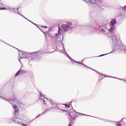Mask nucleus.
Listing matches in <instances>:
<instances>
[{"label":"nucleus","instance_id":"6e6552de","mask_svg":"<svg viewBox=\"0 0 126 126\" xmlns=\"http://www.w3.org/2000/svg\"><path fill=\"white\" fill-rule=\"evenodd\" d=\"M85 1H87L88 2H89L90 3H95L96 1H95V0H92L91 1L90 0H84Z\"/></svg>","mask_w":126,"mask_h":126},{"label":"nucleus","instance_id":"a211bd4d","mask_svg":"<svg viewBox=\"0 0 126 126\" xmlns=\"http://www.w3.org/2000/svg\"><path fill=\"white\" fill-rule=\"evenodd\" d=\"M80 115H83V116H87V117H91V116L90 115H87L86 114H84L83 113H80Z\"/></svg>","mask_w":126,"mask_h":126},{"label":"nucleus","instance_id":"c9c22d12","mask_svg":"<svg viewBox=\"0 0 126 126\" xmlns=\"http://www.w3.org/2000/svg\"><path fill=\"white\" fill-rule=\"evenodd\" d=\"M43 28H47V27H46V26H44V27H43Z\"/></svg>","mask_w":126,"mask_h":126},{"label":"nucleus","instance_id":"20e7f679","mask_svg":"<svg viewBox=\"0 0 126 126\" xmlns=\"http://www.w3.org/2000/svg\"><path fill=\"white\" fill-rule=\"evenodd\" d=\"M77 114H80L79 113H77L76 111H74L72 112H70V116L71 118H73V121H74V119H75V117L76 116H77Z\"/></svg>","mask_w":126,"mask_h":126},{"label":"nucleus","instance_id":"f03ea898","mask_svg":"<svg viewBox=\"0 0 126 126\" xmlns=\"http://www.w3.org/2000/svg\"><path fill=\"white\" fill-rule=\"evenodd\" d=\"M70 26H71V23L68 22L66 25H62L61 28L59 27L58 32L56 34V37H59L62 34V31H63V33H64V32H67L68 30H70Z\"/></svg>","mask_w":126,"mask_h":126},{"label":"nucleus","instance_id":"c756f323","mask_svg":"<svg viewBox=\"0 0 126 126\" xmlns=\"http://www.w3.org/2000/svg\"><path fill=\"white\" fill-rule=\"evenodd\" d=\"M14 100H15V99L13 98V99H10V101H14Z\"/></svg>","mask_w":126,"mask_h":126},{"label":"nucleus","instance_id":"f257e3e1","mask_svg":"<svg viewBox=\"0 0 126 126\" xmlns=\"http://www.w3.org/2000/svg\"><path fill=\"white\" fill-rule=\"evenodd\" d=\"M117 23V21H116V19H113L110 22V26L111 27L109 29V31L107 30L106 29H100V32H102L104 33V35H106L107 37H110V39L112 40V42L113 43L114 50L111 52H116L119 51H123L126 47L121 45V42L117 40V36L115 33L113 32L115 30V24Z\"/></svg>","mask_w":126,"mask_h":126},{"label":"nucleus","instance_id":"7ed1b4c3","mask_svg":"<svg viewBox=\"0 0 126 126\" xmlns=\"http://www.w3.org/2000/svg\"><path fill=\"white\" fill-rule=\"evenodd\" d=\"M27 72V71L21 69V67L20 70L16 73L15 76H18V75H21L22 74H24V73Z\"/></svg>","mask_w":126,"mask_h":126},{"label":"nucleus","instance_id":"4be33fe9","mask_svg":"<svg viewBox=\"0 0 126 126\" xmlns=\"http://www.w3.org/2000/svg\"><path fill=\"white\" fill-rule=\"evenodd\" d=\"M106 55H108V54H103V55H100L99 57H104V56H106Z\"/></svg>","mask_w":126,"mask_h":126},{"label":"nucleus","instance_id":"37998d69","mask_svg":"<svg viewBox=\"0 0 126 126\" xmlns=\"http://www.w3.org/2000/svg\"><path fill=\"white\" fill-rule=\"evenodd\" d=\"M81 115V116H82L83 115L82 114H80Z\"/></svg>","mask_w":126,"mask_h":126},{"label":"nucleus","instance_id":"9d476101","mask_svg":"<svg viewBox=\"0 0 126 126\" xmlns=\"http://www.w3.org/2000/svg\"><path fill=\"white\" fill-rule=\"evenodd\" d=\"M18 115V109H15V116L16 117Z\"/></svg>","mask_w":126,"mask_h":126},{"label":"nucleus","instance_id":"a878e982","mask_svg":"<svg viewBox=\"0 0 126 126\" xmlns=\"http://www.w3.org/2000/svg\"><path fill=\"white\" fill-rule=\"evenodd\" d=\"M67 57L69 60H72V58H71V57H70L68 55H67Z\"/></svg>","mask_w":126,"mask_h":126},{"label":"nucleus","instance_id":"ddd939ff","mask_svg":"<svg viewBox=\"0 0 126 126\" xmlns=\"http://www.w3.org/2000/svg\"><path fill=\"white\" fill-rule=\"evenodd\" d=\"M18 14H20V15H21V16H22V17H24V18H25L27 20H28V21H29V20H28L27 18H26L25 17H24V16L22 15V14H20V13L18 12Z\"/></svg>","mask_w":126,"mask_h":126},{"label":"nucleus","instance_id":"f8f14e48","mask_svg":"<svg viewBox=\"0 0 126 126\" xmlns=\"http://www.w3.org/2000/svg\"><path fill=\"white\" fill-rule=\"evenodd\" d=\"M21 53L22 54V56H24L25 58H27L26 57H27V55H26L25 53H23V51H21Z\"/></svg>","mask_w":126,"mask_h":126},{"label":"nucleus","instance_id":"4c0bfd02","mask_svg":"<svg viewBox=\"0 0 126 126\" xmlns=\"http://www.w3.org/2000/svg\"><path fill=\"white\" fill-rule=\"evenodd\" d=\"M4 100H5V101H8V100H7L6 99H4Z\"/></svg>","mask_w":126,"mask_h":126},{"label":"nucleus","instance_id":"2f4dec72","mask_svg":"<svg viewBox=\"0 0 126 126\" xmlns=\"http://www.w3.org/2000/svg\"><path fill=\"white\" fill-rule=\"evenodd\" d=\"M79 64H82V63H80V62H78V63Z\"/></svg>","mask_w":126,"mask_h":126},{"label":"nucleus","instance_id":"bb28decb","mask_svg":"<svg viewBox=\"0 0 126 126\" xmlns=\"http://www.w3.org/2000/svg\"><path fill=\"white\" fill-rule=\"evenodd\" d=\"M82 65H83L84 66H86V67H88V68H89V67L87 66L86 65H85V64L82 63Z\"/></svg>","mask_w":126,"mask_h":126},{"label":"nucleus","instance_id":"4468645a","mask_svg":"<svg viewBox=\"0 0 126 126\" xmlns=\"http://www.w3.org/2000/svg\"><path fill=\"white\" fill-rule=\"evenodd\" d=\"M13 9L14 10L15 12L16 13H18V8L16 9V8H13Z\"/></svg>","mask_w":126,"mask_h":126},{"label":"nucleus","instance_id":"f3484780","mask_svg":"<svg viewBox=\"0 0 126 126\" xmlns=\"http://www.w3.org/2000/svg\"><path fill=\"white\" fill-rule=\"evenodd\" d=\"M42 101L44 105H47V103H46V100H45V99H43Z\"/></svg>","mask_w":126,"mask_h":126},{"label":"nucleus","instance_id":"412c9836","mask_svg":"<svg viewBox=\"0 0 126 126\" xmlns=\"http://www.w3.org/2000/svg\"><path fill=\"white\" fill-rule=\"evenodd\" d=\"M122 9L123 10H126V5L124 6V7H122Z\"/></svg>","mask_w":126,"mask_h":126},{"label":"nucleus","instance_id":"e433bc0d","mask_svg":"<svg viewBox=\"0 0 126 126\" xmlns=\"http://www.w3.org/2000/svg\"><path fill=\"white\" fill-rule=\"evenodd\" d=\"M68 126H71V124H70V123H69V125Z\"/></svg>","mask_w":126,"mask_h":126},{"label":"nucleus","instance_id":"a19ab883","mask_svg":"<svg viewBox=\"0 0 126 126\" xmlns=\"http://www.w3.org/2000/svg\"><path fill=\"white\" fill-rule=\"evenodd\" d=\"M19 61L20 63H21V62L19 60Z\"/></svg>","mask_w":126,"mask_h":126},{"label":"nucleus","instance_id":"39448f33","mask_svg":"<svg viewBox=\"0 0 126 126\" xmlns=\"http://www.w3.org/2000/svg\"><path fill=\"white\" fill-rule=\"evenodd\" d=\"M13 121L16 124H19V123H21V119L17 117V116H15L13 118Z\"/></svg>","mask_w":126,"mask_h":126},{"label":"nucleus","instance_id":"9b49d317","mask_svg":"<svg viewBox=\"0 0 126 126\" xmlns=\"http://www.w3.org/2000/svg\"><path fill=\"white\" fill-rule=\"evenodd\" d=\"M125 118H123L122 120L120 122H117V124L116 125L117 126H121V124H120V122H123V120H124Z\"/></svg>","mask_w":126,"mask_h":126},{"label":"nucleus","instance_id":"72a5a7b5","mask_svg":"<svg viewBox=\"0 0 126 126\" xmlns=\"http://www.w3.org/2000/svg\"><path fill=\"white\" fill-rule=\"evenodd\" d=\"M79 62H77V61H75V63H78Z\"/></svg>","mask_w":126,"mask_h":126},{"label":"nucleus","instance_id":"79ce46f5","mask_svg":"<svg viewBox=\"0 0 126 126\" xmlns=\"http://www.w3.org/2000/svg\"><path fill=\"white\" fill-rule=\"evenodd\" d=\"M40 101H42V98H41Z\"/></svg>","mask_w":126,"mask_h":126},{"label":"nucleus","instance_id":"cd10ccee","mask_svg":"<svg viewBox=\"0 0 126 126\" xmlns=\"http://www.w3.org/2000/svg\"><path fill=\"white\" fill-rule=\"evenodd\" d=\"M98 1H99V2H103V0H97Z\"/></svg>","mask_w":126,"mask_h":126},{"label":"nucleus","instance_id":"c85d7f7f","mask_svg":"<svg viewBox=\"0 0 126 126\" xmlns=\"http://www.w3.org/2000/svg\"><path fill=\"white\" fill-rule=\"evenodd\" d=\"M89 68H90V69H92L93 70H94V71H96V70H95V69H94L91 68L90 67H89Z\"/></svg>","mask_w":126,"mask_h":126},{"label":"nucleus","instance_id":"7c9ffc66","mask_svg":"<svg viewBox=\"0 0 126 126\" xmlns=\"http://www.w3.org/2000/svg\"><path fill=\"white\" fill-rule=\"evenodd\" d=\"M95 72H97V73H99V72H98L97 70H95ZM99 74H100V75H101L100 73Z\"/></svg>","mask_w":126,"mask_h":126},{"label":"nucleus","instance_id":"423d86ee","mask_svg":"<svg viewBox=\"0 0 126 126\" xmlns=\"http://www.w3.org/2000/svg\"><path fill=\"white\" fill-rule=\"evenodd\" d=\"M39 54V52H34L33 54L32 55V58H33V59H38V57L39 56H41V54Z\"/></svg>","mask_w":126,"mask_h":126},{"label":"nucleus","instance_id":"0eeeda50","mask_svg":"<svg viewBox=\"0 0 126 126\" xmlns=\"http://www.w3.org/2000/svg\"><path fill=\"white\" fill-rule=\"evenodd\" d=\"M50 102L51 103L52 107H51V108L49 109V110H51V109H54V107H57V104L52 102V100H50Z\"/></svg>","mask_w":126,"mask_h":126},{"label":"nucleus","instance_id":"aec40b11","mask_svg":"<svg viewBox=\"0 0 126 126\" xmlns=\"http://www.w3.org/2000/svg\"><path fill=\"white\" fill-rule=\"evenodd\" d=\"M13 107L14 110H16L17 109V106H16L15 105H13Z\"/></svg>","mask_w":126,"mask_h":126},{"label":"nucleus","instance_id":"2eb2a0df","mask_svg":"<svg viewBox=\"0 0 126 126\" xmlns=\"http://www.w3.org/2000/svg\"><path fill=\"white\" fill-rule=\"evenodd\" d=\"M85 27H86V28H88L89 29H91L92 28V26H87Z\"/></svg>","mask_w":126,"mask_h":126},{"label":"nucleus","instance_id":"393cba45","mask_svg":"<svg viewBox=\"0 0 126 126\" xmlns=\"http://www.w3.org/2000/svg\"><path fill=\"white\" fill-rule=\"evenodd\" d=\"M70 61H71V62H72V63H73V62H74V63H75V60L72 59H72L70 60Z\"/></svg>","mask_w":126,"mask_h":126},{"label":"nucleus","instance_id":"dca6fc26","mask_svg":"<svg viewBox=\"0 0 126 126\" xmlns=\"http://www.w3.org/2000/svg\"><path fill=\"white\" fill-rule=\"evenodd\" d=\"M64 105V106H65V107H67V108H70V104H63Z\"/></svg>","mask_w":126,"mask_h":126},{"label":"nucleus","instance_id":"ea45409f","mask_svg":"<svg viewBox=\"0 0 126 126\" xmlns=\"http://www.w3.org/2000/svg\"><path fill=\"white\" fill-rule=\"evenodd\" d=\"M50 31H51V29H50V30H49V32H50Z\"/></svg>","mask_w":126,"mask_h":126},{"label":"nucleus","instance_id":"f704fd0d","mask_svg":"<svg viewBox=\"0 0 126 126\" xmlns=\"http://www.w3.org/2000/svg\"><path fill=\"white\" fill-rule=\"evenodd\" d=\"M15 49H16L18 51H19V52H20V51L19 50V49H17L16 48H15Z\"/></svg>","mask_w":126,"mask_h":126},{"label":"nucleus","instance_id":"b1692460","mask_svg":"<svg viewBox=\"0 0 126 126\" xmlns=\"http://www.w3.org/2000/svg\"><path fill=\"white\" fill-rule=\"evenodd\" d=\"M39 94H40V98H41V97H42L43 95L42 94V93H41L40 92H39Z\"/></svg>","mask_w":126,"mask_h":126},{"label":"nucleus","instance_id":"58836bf2","mask_svg":"<svg viewBox=\"0 0 126 126\" xmlns=\"http://www.w3.org/2000/svg\"><path fill=\"white\" fill-rule=\"evenodd\" d=\"M111 78H113V77H111ZM113 78H116V77H113Z\"/></svg>","mask_w":126,"mask_h":126},{"label":"nucleus","instance_id":"6ab92c4d","mask_svg":"<svg viewBox=\"0 0 126 126\" xmlns=\"http://www.w3.org/2000/svg\"><path fill=\"white\" fill-rule=\"evenodd\" d=\"M4 9H6V7H1L0 8V10H4Z\"/></svg>","mask_w":126,"mask_h":126},{"label":"nucleus","instance_id":"1a4fd4ad","mask_svg":"<svg viewBox=\"0 0 126 126\" xmlns=\"http://www.w3.org/2000/svg\"><path fill=\"white\" fill-rule=\"evenodd\" d=\"M48 111H49V109H46L42 114H41V115H39V116L36 117V119H38V118H39V117H40V116H42V115H43V114H45V113H47L48 112Z\"/></svg>","mask_w":126,"mask_h":126},{"label":"nucleus","instance_id":"c03bdc74","mask_svg":"<svg viewBox=\"0 0 126 126\" xmlns=\"http://www.w3.org/2000/svg\"><path fill=\"white\" fill-rule=\"evenodd\" d=\"M54 52V51L53 52H52V53H53Z\"/></svg>","mask_w":126,"mask_h":126},{"label":"nucleus","instance_id":"473e14b6","mask_svg":"<svg viewBox=\"0 0 126 126\" xmlns=\"http://www.w3.org/2000/svg\"><path fill=\"white\" fill-rule=\"evenodd\" d=\"M20 58V59H24V57H21Z\"/></svg>","mask_w":126,"mask_h":126},{"label":"nucleus","instance_id":"5701e85b","mask_svg":"<svg viewBox=\"0 0 126 126\" xmlns=\"http://www.w3.org/2000/svg\"><path fill=\"white\" fill-rule=\"evenodd\" d=\"M29 21H30V22H31V23H32V24H33L34 25H35V26L37 25L36 24H35V23L32 22L31 21H30V20H29Z\"/></svg>","mask_w":126,"mask_h":126}]
</instances>
